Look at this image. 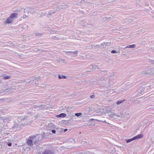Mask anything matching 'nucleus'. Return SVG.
<instances>
[{
  "instance_id": "1",
  "label": "nucleus",
  "mask_w": 154,
  "mask_h": 154,
  "mask_svg": "<svg viewBox=\"0 0 154 154\" xmlns=\"http://www.w3.org/2000/svg\"><path fill=\"white\" fill-rule=\"evenodd\" d=\"M16 90V87L15 86H12L9 87L3 90V91L2 90L0 91V94L2 93H5L9 91H12Z\"/></svg>"
},
{
  "instance_id": "2",
  "label": "nucleus",
  "mask_w": 154,
  "mask_h": 154,
  "mask_svg": "<svg viewBox=\"0 0 154 154\" xmlns=\"http://www.w3.org/2000/svg\"><path fill=\"white\" fill-rule=\"evenodd\" d=\"M17 12L11 14L10 16L7 18V19H10L15 18L17 19L18 17V15L19 14V12L18 11H15Z\"/></svg>"
},
{
  "instance_id": "3",
  "label": "nucleus",
  "mask_w": 154,
  "mask_h": 154,
  "mask_svg": "<svg viewBox=\"0 0 154 154\" xmlns=\"http://www.w3.org/2000/svg\"><path fill=\"white\" fill-rule=\"evenodd\" d=\"M30 139H29L27 140V143L28 145L29 146H32V141L33 140L36 138V137L33 136L32 137H29Z\"/></svg>"
},
{
  "instance_id": "4",
  "label": "nucleus",
  "mask_w": 154,
  "mask_h": 154,
  "mask_svg": "<svg viewBox=\"0 0 154 154\" xmlns=\"http://www.w3.org/2000/svg\"><path fill=\"white\" fill-rule=\"evenodd\" d=\"M153 69H149L147 70H145L143 71L142 72V74L143 75H148V74H152V73Z\"/></svg>"
},
{
  "instance_id": "5",
  "label": "nucleus",
  "mask_w": 154,
  "mask_h": 154,
  "mask_svg": "<svg viewBox=\"0 0 154 154\" xmlns=\"http://www.w3.org/2000/svg\"><path fill=\"white\" fill-rule=\"evenodd\" d=\"M54 153L53 150L50 149H46L43 152L42 154H54Z\"/></svg>"
},
{
  "instance_id": "6",
  "label": "nucleus",
  "mask_w": 154,
  "mask_h": 154,
  "mask_svg": "<svg viewBox=\"0 0 154 154\" xmlns=\"http://www.w3.org/2000/svg\"><path fill=\"white\" fill-rule=\"evenodd\" d=\"M109 116L110 118H114L115 119H117L118 117H120V116L117 115L114 112H113L112 114L109 115Z\"/></svg>"
},
{
  "instance_id": "7",
  "label": "nucleus",
  "mask_w": 154,
  "mask_h": 154,
  "mask_svg": "<svg viewBox=\"0 0 154 154\" xmlns=\"http://www.w3.org/2000/svg\"><path fill=\"white\" fill-rule=\"evenodd\" d=\"M55 127L54 125L52 123H49L47 126L46 129L49 130H52Z\"/></svg>"
},
{
  "instance_id": "8",
  "label": "nucleus",
  "mask_w": 154,
  "mask_h": 154,
  "mask_svg": "<svg viewBox=\"0 0 154 154\" xmlns=\"http://www.w3.org/2000/svg\"><path fill=\"white\" fill-rule=\"evenodd\" d=\"M58 9L56 8V9H54L51 10L49 11V13L48 14V15H52L54 14L56 12L58 11H59L58 10H57Z\"/></svg>"
},
{
  "instance_id": "9",
  "label": "nucleus",
  "mask_w": 154,
  "mask_h": 154,
  "mask_svg": "<svg viewBox=\"0 0 154 154\" xmlns=\"http://www.w3.org/2000/svg\"><path fill=\"white\" fill-rule=\"evenodd\" d=\"M143 134H140L135 136L132 138L133 140H135L137 139L141 138L143 137Z\"/></svg>"
},
{
  "instance_id": "10",
  "label": "nucleus",
  "mask_w": 154,
  "mask_h": 154,
  "mask_svg": "<svg viewBox=\"0 0 154 154\" xmlns=\"http://www.w3.org/2000/svg\"><path fill=\"white\" fill-rule=\"evenodd\" d=\"M40 79V76L35 78L33 80H32V81L34 82V84L37 85H38V82Z\"/></svg>"
},
{
  "instance_id": "11",
  "label": "nucleus",
  "mask_w": 154,
  "mask_h": 154,
  "mask_svg": "<svg viewBox=\"0 0 154 154\" xmlns=\"http://www.w3.org/2000/svg\"><path fill=\"white\" fill-rule=\"evenodd\" d=\"M110 92H111V94H113L115 93H118L120 91V90H117L116 89H111L110 90Z\"/></svg>"
},
{
  "instance_id": "12",
  "label": "nucleus",
  "mask_w": 154,
  "mask_h": 154,
  "mask_svg": "<svg viewBox=\"0 0 154 154\" xmlns=\"http://www.w3.org/2000/svg\"><path fill=\"white\" fill-rule=\"evenodd\" d=\"M1 76L3 77V79L4 80L9 79L11 78V76H6L5 74H2Z\"/></svg>"
},
{
  "instance_id": "13",
  "label": "nucleus",
  "mask_w": 154,
  "mask_h": 154,
  "mask_svg": "<svg viewBox=\"0 0 154 154\" xmlns=\"http://www.w3.org/2000/svg\"><path fill=\"white\" fill-rule=\"evenodd\" d=\"M22 84V85L23 87L28 86L29 85V84L28 83V81H23V82H21Z\"/></svg>"
},
{
  "instance_id": "14",
  "label": "nucleus",
  "mask_w": 154,
  "mask_h": 154,
  "mask_svg": "<svg viewBox=\"0 0 154 154\" xmlns=\"http://www.w3.org/2000/svg\"><path fill=\"white\" fill-rule=\"evenodd\" d=\"M136 47V45L135 44H133L132 45H130L127 46L125 47V48L126 49L127 48H135Z\"/></svg>"
},
{
  "instance_id": "15",
  "label": "nucleus",
  "mask_w": 154,
  "mask_h": 154,
  "mask_svg": "<svg viewBox=\"0 0 154 154\" xmlns=\"http://www.w3.org/2000/svg\"><path fill=\"white\" fill-rule=\"evenodd\" d=\"M100 112L102 114H105L106 113H109L112 112L111 110H106L104 112H103L101 110L100 111Z\"/></svg>"
},
{
  "instance_id": "16",
  "label": "nucleus",
  "mask_w": 154,
  "mask_h": 154,
  "mask_svg": "<svg viewBox=\"0 0 154 154\" xmlns=\"http://www.w3.org/2000/svg\"><path fill=\"white\" fill-rule=\"evenodd\" d=\"M145 89V88L143 87H140L139 88V89L138 90V92L139 93H140L141 94V93H142L144 91Z\"/></svg>"
},
{
  "instance_id": "17",
  "label": "nucleus",
  "mask_w": 154,
  "mask_h": 154,
  "mask_svg": "<svg viewBox=\"0 0 154 154\" xmlns=\"http://www.w3.org/2000/svg\"><path fill=\"white\" fill-rule=\"evenodd\" d=\"M66 116V114L64 113H62L59 115H58L57 116V118H60V117H65Z\"/></svg>"
},
{
  "instance_id": "18",
  "label": "nucleus",
  "mask_w": 154,
  "mask_h": 154,
  "mask_svg": "<svg viewBox=\"0 0 154 154\" xmlns=\"http://www.w3.org/2000/svg\"><path fill=\"white\" fill-rule=\"evenodd\" d=\"M20 128V125H17L16 123L15 124L13 127L14 129H18Z\"/></svg>"
},
{
  "instance_id": "19",
  "label": "nucleus",
  "mask_w": 154,
  "mask_h": 154,
  "mask_svg": "<svg viewBox=\"0 0 154 154\" xmlns=\"http://www.w3.org/2000/svg\"><path fill=\"white\" fill-rule=\"evenodd\" d=\"M78 51H66V52L67 54H69V53L76 54L78 53Z\"/></svg>"
},
{
  "instance_id": "20",
  "label": "nucleus",
  "mask_w": 154,
  "mask_h": 154,
  "mask_svg": "<svg viewBox=\"0 0 154 154\" xmlns=\"http://www.w3.org/2000/svg\"><path fill=\"white\" fill-rule=\"evenodd\" d=\"M38 107H39V109H45L46 107V106L45 105L42 104L38 105Z\"/></svg>"
},
{
  "instance_id": "21",
  "label": "nucleus",
  "mask_w": 154,
  "mask_h": 154,
  "mask_svg": "<svg viewBox=\"0 0 154 154\" xmlns=\"http://www.w3.org/2000/svg\"><path fill=\"white\" fill-rule=\"evenodd\" d=\"M58 77L59 79H65L66 78V77L65 76L62 75H60L59 74L58 75Z\"/></svg>"
},
{
  "instance_id": "22",
  "label": "nucleus",
  "mask_w": 154,
  "mask_h": 154,
  "mask_svg": "<svg viewBox=\"0 0 154 154\" xmlns=\"http://www.w3.org/2000/svg\"><path fill=\"white\" fill-rule=\"evenodd\" d=\"M12 20H6L4 22V23L6 24V23H12Z\"/></svg>"
},
{
  "instance_id": "23",
  "label": "nucleus",
  "mask_w": 154,
  "mask_h": 154,
  "mask_svg": "<svg viewBox=\"0 0 154 154\" xmlns=\"http://www.w3.org/2000/svg\"><path fill=\"white\" fill-rule=\"evenodd\" d=\"M125 100H119L116 102V104L117 105L119 104L120 103H122L124 101H125Z\"/></svg>"
},
{
  "instance_id": "24",
  "label": "nucleus",
  "mask_w": 154,
  "mask_h": 154,
  "mask_svg": "<svg viewBox=\"0 0 154 154\" xmlns=\"http://www.w3.org/2000/svg\"><path fill=\"white\" fill-rule=\"evenodd\" d=\"M92 67L93 69H99L98 66L96 65H92Z\"/></svg>"
},
{
  "instance_id": "25",
  "label": "nucleus",
  "mask_w": 154,
  "mask_h": 154,
  "mask_svg": "<svg viewBox=\"0 0 154 154\" xmlns=\"http://www.w3.org/2000/svg\"><path fill=\"white\" fill-rule=\"evenodd\" d=\"M104 44H105V46H110L111 45V44L110 42H104Z\"/></svg>"
},
{
  "instance_id": "26",
  "label": "nucleus",
  "mask_w": 154,
  "mask_h": 154,
  "mask_svg": "<svg viewBox=\"0 0 154 154\" xmlns=\"http://www.w3.org/2000/svg\"><path fill=\"white\" fill-rule=\"evenodd\" d=\"M82 115V113H76L75 114V116H77V117H79L81 116Z\"/></svg>"
},
{
  "instance_id": "27",
  "label": "nucleus",
  "mask_w": 154,
  "mask_h": 154,
  "mask_svg": "<svg viewBox=\"0 0 154 154\" xmlns=\"http://www.w3.org/2000/svg\"><path fill=\"white\" fill-rule=\"evenodd\" d=\"M40 140H41L39 139V140L35 139L34 142V143L35 144H37L38 142L40 141Z\"/></svg>"
},
{
  "instance_id": "28",
  "label": "nucleus",
  "mask_w": 154,
  "mask_h": 154,
  "mask_svg": "<svg viewBox=\"0 0 154 154\" xmlns=\"http://www.w3.org/2000/svg\"><path fill=\"white\" fill-rule=\"evenodd\" d=\"M133 140V139L132 138V139H130L126 140V142L127 143H128L129 142H131V141H132Z\"/></svg>"
},
{
  "instance_id": "29",
  "label": "nucleus",
  "mask_w": 154,
  "mask_h": 154,
  "mask_svg": "<svg viewBox=\"0 0 154 154\" xmlns=\"http://www.w3.org/2000/svg\"><path fill=\"white\" fill-rule=\"evenodd\" d=\"M93 46L94 47V48H98L100 47V46L98 45H93Z\"/></svg>"
},
{
  "instance_id": "30",
  "label": "nucleus",
  "mask_w": 154,
  "mask_h": 154,
  "mask_svg": "<svg viewBox=\"0 0 154 154\" xmlns=\"http://www.w3.org/2000/svg\"><path fill=\"white\" fill-rule=\"evenodd\" d=\"M27 118V116H25L23 117H22V118H21V119L22 120H25V119H26Z\"/></svg>"
},
{
  "instance_id": "31",
  "label": "nucleus",
  "mask_w": 154,
  "mask_h": 154,
  "mask_svg": "<svg viewBox=\"0 0 154 154\" xmlns=\"http://www.w3.org/2000/svg\"><path fill=\"white\" fill-rule=\"evenodd\" d=\"M49 31L52 33H55L56 32L55 31L52 30L51 29H50Z\"/></svg>"
},
{
  "instance_id": "32",
  "label": "nucleus",
  "mask_w": 154,
  "mask_h": 154,
  "mask_svg": "<svg viewBox=\"0 0 154 154\" xmlns=\"http://www.w3.org/2000/svg\"><path fill=\"white\" fill-rule=\"evenodd\" d=\"M96 121H98L103 122H105V123H106V121H105V120H104V121H101V120H97V119H96Z\"/></svg>"
},
{
  "instance_id": "33",
  "label": "nucleus",
  "mask_w": 154,
  "mask_h": 154,
  "mask_svg": "<svg viewBox=\"0 0 154 154\" xmlns=\"http://www.w3.org/2000/svg\"><path fill=\"white\" fill-rule=\"evenodd\" d=\"M149 60L152 63L154 64V60L150 59H149Z\"/></svg>"
},
{
  "instance_id": "34",
  "label": "nucleus",
  "mask_w": 154,
  "mask_h": 154,
  "mask_svg": "<svg viewBox=\"0 0 154 154\" xmlns=\"http://www.w3.org/2000/svg\"><path fill=\"white\" fill-rule=\"evenodd\" d=\"M95 97V95H92L90 96V98H94Z\"/></svg>"
},
{
  "instance_id": "35",
  "label": "nucleus",
  "mask_w": 154,
  "mask_h": 154,
  "mask_svg": "<svg viewBox=\"0 0 154 154\" xmlns=\"http://www.w3.org/2000/svg\"><path fill=\"white\" fill-rule=\"evenodd\" d=\"M111 52L112 53H117V52L116 51L114 50H112Z\"/></svg>"
},
{
  "instance_id": "36",
  "label": "nucleus",
  "mask_w": 154,
  "mask_h": 154,
  "mask_svg": "<svg viewBox=\"0 0 154 154\" xmlns=\"http://www.w3.org/2000/svg\"><path fill=\"white\" fill-rule=\"evenodd\" d=\"M61 60V61L63 63H65V60L64 59H60Z\"/></svg>"
},
{
  "instance_id": "37",
  "label": "nucleus",
  "mask_w": 154,
  "mask_h": 154,
  "mask_svg": "<svg viewBox=\"0 0 154 154\" xmlns=\"http://www.w3.org/2000/svg\"><path fill=\"white\" fill-rule=\"evenodd\" d=\"M100 46L101 47H104V46H105V44H104V43H101L100 44Z\"/></svg>"
},
{
  "instance_id": "38",
  "label": "nucleus",
  "mask_w": 154,
  "mask_h": 154,
  "mask_svg": "<svg viewBox=\"0 0 154 154\" xmlns=\"http://www.w3.org/2000/svg\"><path fill=\"white\" fill-rule=\"evenodd\" d=\"M51 131L54 134H55L56 133V131L54 130H52Z\"/></svg>"
},
{
  "instance_id": "39",
  "label": "nucleus",
  "mask_w": 154,
  "mask_h": 154,
  "mask_svg": "<svg viewBox=\"0 0 154 154\" xmlns=\"http://www.w3.org/2000/svg\"><path fill=\"white\" fill-rule=\"evenodd\" d=\"M27 17V16L26 15H25L23 16V19H25V18H26Z\"/></svg>"
},
{
  "instance_id": "40",
  "label": "nucleus",
  "mask_w": 154,
  "mask_h": 154,
  "mask_svg": "<svg viewBox=\"0 0 154 154\" xmlns=\"http://www.w3.org/2000/svg\"><path fill=\"white\" fill-rule=\"evenodd\" d=\"M69 111H70V109H69V108H66V111L67 112H69Z\"/></svg>"
},
{
  "instance_id": "41",
  "label": "nucleus",
  "mask_w": 154,
  "mask_h": 154,
  "mask_svg": "<svg viewBox=\"0 0 154 154\" xmlns=\"http://www.w3.org/2000/svg\"><path fill=\"white\" fill-rule=\"evenodd\" d=\"M32 80H31L29 81H28V83L29 84V85L31 83H32Z\"/></svg>"
},
{
  "instance_id": "42",
  "label": "nucleus",
  "mask_w": 154,
  "mask_h": 154,
  "mask_svg": "<svg viewBox=\"0 0 154 154\" xmlns=\"http://www.w3.org/2000/svg\"><path fill=\"white\" fill-rule=\"evenodd\" d=\"M34 107L35 108H39V107H38V105H35L34 106Z\"/></svg>"
},
{
  "instance_id": "43",
  "label": "nucleus",
  "mask_w": 154,
  "mask_h": 154,
  "mask_svg": "<svg viewBox=\"0 0 154 154\" xmlns=\"http://www.w3.org/2000/svg\"><path fill=\"white\" fill-rule=\"evenodd\" d=\"M11 145H12V144H11V143H8V146H11Z\"/></svg>"
},
{
  "instance_id": "44",
  "label": "nucleus",
  "mask_w": 154,
  "mask_h": 154,
  "mask_svg": "<svg viewBox=\"0 0 154 154\" xmlns=\"http://www.w3.org/2000/svg\"><path fill=\"white\" fill-rule=\"evenodd\" d=\"M56 38H57V39H58V38H57L55 36H53V37L52 38V39H55Z\"/></svg>"
},
{
  "instance_id": "45",
  "label": "nucleus",
  "mask_w": 154,
  "mask_h": 154,
  "mask_svg": "<svg viewBox=\"0 0 154 154\" xmlns=\"http://www.w3.org/2000/svg\"><path fill=\"white\" fill-rule=\"evenodd\" d=\"M68 130V129H64V132H66Z\"/></svg>"
},
{
  "instance_id": "46",
  "label": "nucleus",
  "mask_w": 154,
  "mask_h": 154,
  "mask_svg": "<svg viewBox=\"0 0 154 154\" xmlns=\"http://www.w3.org/2000/svg\"><path fill=\"white\" fill-rule=\"evenodd\" d=\"M9 43L10 44H12V43L11 42H10Z\"/></svg>"
},
{
  "instance_id": "47",
  "label": "nucleus",
  "mask_w": 154,
  "mask_h": 154,
  "mask_svg": "<svg viewBox=\"0 0 154 154\" xmlns=\"http://www.w3.org/2000/svg\"><path fill=\"white\" fill-rule=\"evenodd\" d=\"M5 85H4V86L3 87H2V88H5Z\"/></svg>"
},
{
  "instance_id": "48",
  "label": "nucleus",
  "mask_w": 154,
  "mask_h": 154,
  "mask_svg": "<svg viewBox=\"0 0 154 154\" xmlns=\"http://www.w3.org/2000/svg\"><path fill=\"white\" fill-rule=\"evenodd\" d=\"M42 35V34H39V33H38V35Z\"/></svg>"
},
{
  "instance_id": "49",
  "label": "nucleus",
  "mask_w": 154,
  "mask_h": 154,
  "mask_svg": "<svg viewBox=\"0 0 154 154\" xmlns=\"http://www.w3.org/2000/svg\"><path fill=\"white\" fill-rule=\"evenodd\" d=\"M57 61L58 62V63H60V61L59 60H57Z\"/></svg>"
},
{
  "instance_id": "50",
  "label": "nucleus",
  "mask_w": 154,
  "mask_h": 154,
  "mask_svg": "<svg viewBox=\"0 0 154 154\" xmlns=\"http://www.w3.org/2000/svg\"><path fill=\"white\" fill-rule=\"evenodd\" d=\"M72 54V53H69V54H68V55H70L71 54Z\"/></svg>"
},
{
  "instance_id": "51",
  "label": "nucleus",
  "mask_w": 154,
  "mask_h": 154,
  "mask_svg": "<svg viewBox=\"0 0 154 154\" xmlns=\"http://www.w3.org/2000/svg\"><path fill=\"white\" fill-rule=\"evenodd\" d=\"M86 72H91V71H86Z\"/></svg>"
},
{
  "instance_id": "52",
  "label": "nucleus",
  "mask_w": 154,
  "mask_h": 154,
  "mask_svg": "<svg viewBox=\"0 0 154 154\" xmlns=\"http://www.w3.org/2000/svg\"><path fill=\"white\" fill-rule=\"evenodd\" d=\"M152 17L154 18V16H152Z\"/></svg>"
},
{
  "instance_id": "53",
  "label": "nucleus",
  "mask_w": 154,
  "mask_h": 154,
  "mask_svg": "<svg viewBox=\"0 0 154 154\" xmlns=\"http://www.w3.org/2000/svg\"><path fill=\"white\" fill-rule=\"evenodd\" d=\"M74 115L72 116H73V117H74Z\"/></svg>"
}]
</instances>
